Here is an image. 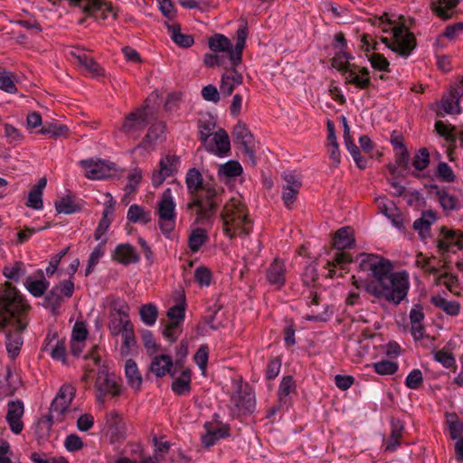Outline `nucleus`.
Returning a JSON list of instances; mask_svg holds the SVG:
<instances>
[{
	"mask_svg": "<svg viewBox=\"0 0 463 463\" xmlns=\"http://www.w3.org/2000/svg\"><path fill=\"white\" fill-rule=\"evenodd\" d=\"M359 269L373 277L364 284V290L378 300L393 305L401 304L410 289V277L406 270L393 271L392 263L379 255L361 254Z\"/></svg>",
	"mask_w": 463,
	"mask_h": 463,
	"instance_id": "nucleus-1",
	"label": "nucleus"
},
{
	"mask_svg": "<svg viewBox=\"0 0 463 463\" xmlns=\"http://www.w3.org/2000/svg\"><path fill=\"white\" fill-rule=\"evenodd\" d=\"M2 296V333L5 335V349L11 360L15 359L24 344L23 332L28 326V309L21 293L10 284H6Z\"/></svg>",
	"mask_w": 463,
	"mask_h": 463,
	"instance_id": "nucleus-2",
	"label": "nucleus"
},
{
	"mask_svg": "<svg viewBox=\"0 0 463 463\" xmlns=\"http://www.w3.org/2000/svg\"><path fill=\"white\" fill-rule=\"evenodd\" d=\"M185 184L190 195L187 209L196 208L197 220L209 221L216 213L223 190L204 183L202 174L196 168L187 171Z\"/></svg>",
	"mask_w": 463,
	"mask_h": 463,
	"instance_id": "nucleus-3",
	"label": "nucleus"
},
{
	"mask_svg": "<svg viewBox=\"0 0 463 463\" xmlns=\"http://www.w3.org/2000/svg\"><path fill=\"white\" fill-rule=\"evenodd\" d=\"M129 306L124 300H115L109 314L108 327L112 336L121 335L120 353L127 356L136 345L134 326L129 317Z\"/></svg>",
	"mask_w": 463,
	"mask_h": 463,
	"instance_id": "nucleus-4",
	"label": "nucleus"
},
{
	"mask_svg": "<svg viewBox=\"0 0 463 463\" xmlns=\"http://www.w3.org/2000/svg\"><path fill=\"white\" fill-rule=\"evenodd\" d=\"M222 229L226 236H246L252 229V223L248 219V211L240 199L232 198L223 206L222 214Z\"/></svg>",
	"mask_w": 463,
	"mask_h": 463,
	"instance_id": "nucleus-5",
	"label": "nucleus"
},
{
	"mask_svg": "<svg viewBox=\"0 0 463 463\" xmlns=\"http://www.w3.org/2000/svg\"><path fill=\"white\" fill-rule=\"evenodd\" d=\"M236 43L233 46L230 39L223 34L215 33L209 39V48L214 52H227L232 66L237 67L242 60V52L248 37V29L241 26L237 30Z\"/></svg>",
	"mask_w": 463,
	"mask_h": 463,
	"instance_id": "nucleus-6",
	"label": "nucleus"
},
{
	"mask_svg": "<svg viewBox=\"0 0 463 463\" xmlns=\"http://www.w3.org/2000/svg\"><path fill=\"white\" fill-rule=\"evenodd\" d=\"M380 41L402 57L410 56L417 44L415 35L403 24L392 28V41L387 37H381Z\"/></svg>",
	"mask_w": 463,
	"mask_h": 463,
	"instance_id": "nucleus-7",
	"label": "nucleus"
},
{
	"mask_svg": "<svg viewBox=\"0 0 463 463\" xmlns=\"http://www.w3.org/2000/svg\"><path fill=\"white\" fill-rule=\"evenodd\" d=\"M158 225L161 232L167 237L175 227V203L172 197L171 190L166 189L157 203Z\"/></svg>",
	"mask_w": 463,
	"mask_h": 463,
	"instance_id": "nucleus-8",
	"label": "nucleus"
},
{
	"mask_svg": "<svg viewBox=\"0 0 463 463\" xmlns=\"http://www.w3.org/2000/svg\"><path fill=\"white\" fill-rule=\"evenodd\" d=\"M147 125L148 114L146 107L142 106L125 117L119 131L128 138L137 139Z\"/></svg>",
	"mask_w": 463,
	"mask_h": 463,
	"instance_id": "nucleus-9",
	"label": "nucleus"
},
{
	"mask_svg": "<svg viewBox=\"0 0 463 463\" xmlns=\"http://www.w3.org/2000/svg\"><path fill=\"white\" fill-rule=\"evenodd\" d=\"M73 292L74 283L71 280H62L46 294L43 306L49 308L53 316H56L64 301V297L71 298Z\"/></svg>",
	"mask_w": 463,
	"mask_h": 463,
	"instance_id": "nucleus-10",
	"label": "nucleus"
},
{
	"mask_svg": "<svg viewBox=\"0 0 463 463\" xmlns=\"http://www.w3.org/2000/svg\"><path fill=\"white\" fill-rule=\"evenodd\" d=\"M95 389L99 402H104V399L107 395L115 397L118 396L121 392V386L116 381L115 376L109 374L104 369L99 370L95 382Z\"/></svg>",
	"mask_w": 463,
	"mask_h": 463,
	"instance_id": "nucleus-11",
	"label": "nucleus"
},
{
	"mask_svg": "<svg viewBox=\"0 0 463 463\" xmlns=\"http://www.w3.org/2000/svg\"><path fill=\"white\" fill-rule=\"evenodd\" d=\"M74 388L70 384H63L51 404L47 420L50 422H52L54 419L59 420V418L68 409L74 398Z\"/></svg>",
	"mask_w": 463,
	"mask_h": 463,
	"instance_id": "nucleus-12",
	"label": "nucleus"
},
{
	"mask_svg": "<svg viewBox=\"0 0 463 463\" xmlns=\"http://www.w3.org/2000/svg\"><path fill=\"white\" fill-rule=\"evenodd\" d=\"M24 414V404L22 400H10L6 404L5 421L9 426L10 430L19 435L22 433L24 424L23 416Z\"/></svg>",
	"mask_w": 463,
	"mask_h": 463,
	"instance_id": "nucleus-13",
	"label": "nucleus"
},
{
	"mask_svg": "<svg viewBox=\"0 0 463 463\" xmlns=\"http://www.w3.org/2000/svg\"><path fill=\"white\" fill-rule=\"evenodd\" d=\"M452 247H457L458 250H463V232L449 230L447 227L440 228V234L437 240V248L439 254L451 250Z\"/></svg>",
	"mask_w": 463,
	"mask_h": 463,
	"instance_id": "nucleus-14",
	"label": "nucleus"
},
{
	"mask_svg": "<svg viewBox=\"0 0 463 463\" xmlns=\"http://www.w3.org/2000/svg\"><path fill=\"white\" fill-rule=\"evenodd\" d=\"M165 139V123L163 121H156L149 127L147 133L134 150L142 148L149 153L156 148L157 143H161Z\"/></svg>",
	"mask_w": 463,
	"mask_h": 463,
	"instance_id": "nucleus-15",
	"label": "nucleus"
},
{
	"mask_svg": "<svg viewBox=\"0 0 463 463\" xmlns=\"http://www.w3.org/2000/svg\"><path fill=\"white\" fill-rule=\"evenodd\" d=\"M232 137L236 143L241 144L252 165H255L254 137L245 123L239 121L233 128Z\"/></svg>",
	"mask_w": 463,
	"mask_h": 463,
	"instance_id": "nucleus-16",
	"label": "nucleus"
},
{
	"mask_svg": "<svg viewBox=\"0 0 463 463\" xmlns=\"http://www.w3.org/2000/svg\"><path fill=\"white\" fill-rule=\"evenodd\" d=\"M179 162V157L174 155H167L161 158L159 162V169L154 171L152 175V184L155 187H159L165 178L174 175L176 171V165Z\"/></svg>",
	"mask_w": 463,
	"mask_h": 463,
	"instance_id": "nucleus-17",
	"label": "nucleus"
},
{
	"mask_svg": "<svg viewBox=\"0 0 463 463\" xmlns=\"http://www.w3.org/2000/svg\"><path fill=\"white\" fill-rule=\"evenodd\" d=\"M79 7L90 16L98 17L99 13L102 19H106L107 15L105 12H108L117 18L116 8L110 2L104 0H82L79 3Z\"/></svg>",
	"mask_w": 463,
	"mask_h": 463,
	"instance_id": "nucleus-18",
	"label": "nucleus"
},
{
	"mask_svg": "<svg viewBox=\"0 0 463 463\" xmlns=\"http://www.w3.org/2000/svg\"><path fill=\"white\" fill-rule=\"evenodd\" d=\"M80 165L85 169V175L89 179H104L110 175L112 167L100 159L81 160Z\"/></svg>",
	"mask_w": 463,
	"mask_h": 463,
	"instance_id": "nucleus-19",
	"label": "nucleus"
},
{
	"mask_svg": "<svg viewBox=\"0 0 463 463\" xmlns=\"http://www.w3.org/2000/svg\"><path fill=\"white\" fill-rule=\"evenodd\" d=\"M203 147L218 156H226L231 149L230 138L226 130L219 128L214 132L213 139L209 140Z\"/></svg>",
	"mask_w": 463,
	"mask_h": 463,
	"instance_id": "nucleus-20",
	"label": "nucleus"
},
{
	"mask_svg": "<svg viewBox=\"0 0 463 463\" xmlns=\"http://www.w3.org/2000/svg\"><path fill=\"white\" fill-rule=\"evenodd\" d=\"M286 265L284 260L280 259H275L266 271L267 280L270 285L280 288L286 282Z\"/></svg>",
	"mask_w": 463,
	"mask_h": 463,
	"instance_id": "nucleus-21",
	"label": "nucleus"
},
{
	"mask_svg": "<svg viewBox=\"0 0 463 463\" xmlns=\"http://www.w3.org/2000/svg\"><path fill=\"white\" fill-rule=\"evenodd\" d=\"M411 333L415 341H419L424 337L425 327L423 321L425 315L423 307L420 304H415L410 311Z\"/></svg>",
	"mask_w": 463,
	"mask_h": 463,
	"instance_id": "nucleus-22",
	"label": "nucleus"
},
{
	"mask_svg": "<svg viewBox=\"0 0 463 463\" xmlns=\"http://www.w3.org/2000/svg\"><path fill=\"white\" fill-rule=\"evenodd\" d=\"M207 432L202 438V441L205 447H211L221 439L230 436V427L228 424L218 423L213 426L212 423H205L204 425Z\"/></svg>",
	"mask_w": 463,
	"mask_h": 463,
	"instance_id": "nucleus-23",
	"label": "nucleus"
},
{
	"mask_svg": "<svg viewBox=\"0 0 463 463\" xmlns=\"http://www.w3.org/2000/svg\"><path fill=\"white\" fill-rule=\"evenodd\" d=\"M350 67L345 73V83L354 85L356 88L364 90L370 87V72L366 67L360 68Z\"/></svg>",
	"mask_w": 463,
	"mask_h": 463,
	"instance_id": "nucleus-24",
	"label": "nucleus"
},
{
	"mask_svg": "<svg viewBox=\"0 0 463 463\" xmlns=\"http://www.w3.org/2000/svg\"><path fill=\"white\" fill-rule=\"evenodd\" d=\"M284 180L287 184L283 186L282 199L287 208H291L301 187V182L292 174H285Z\"/></svg>",
	"mask_w": 463,
	"mask_h": 463,
	"instance_id": "nucleus-25",
	"label": "nucleus"
},
{
	"mask_svg": "<svg viewBox=\"0 0 463 463\" xmlns=\"http://www.w3.org/2000/svg\"><path fill=\"white\" fill-rule=\"evenodd\" d=\"M242 74L236 70V67L232 66L231 70L227 71L222 76L220 85L221 92L225 96H230L234 88L242 83Z\"/></svg>",
	"mask_w": 463,
	"mask_h": 463,
	"instance_id": "nucleus-26",
	"label": "nucleus"
},
{
	"mask_svg": "<svg viewBox=\"0 0 463 463\" xmlns=\"http://www.w3.org/2000/svg\"><path fill=\"white\" fill-rule=\"evenodd\" d=\"M106 425L114 440H119L125 438L126 426L123 420L117 412L112 411L107 414Z\"/></svg>",
	"mask_w": 463,
	"mask_h": 463,
	"instance_id": "nucleus-27",
	"label": "nucleus"
},
{
	"mask_svg": "<svg viewBox=\"0 0 463 463\" xmlns=\"http://www.w3.org/2000/svg\"><path fill=\"white\" fill-rule=\"evenodd\" d=\"M113 259L123 265L137 263L139 260L134 247L128 243L117 246Z\"/></svg>",
	"mask_w": 463,
	"mask_h": 463,
	"instance_id": "nucleus-28",
	"label": "nucleus"
},
{
	"mask_svg": "<svg viewBox=\"0 0 463 463\" xmlns=\"http://www.w3.org/2000/svg\"><path fill=\"white\" fill-rule=\"evenodd\" d=\"M173 366L172 358L166 354H160L155 356L150 364V370L153 373H155L157 377H163L167 373L172 376L175 375V372H171V368Z\"/></svg>",
	"mask_w": 463,
	"mask_h": 463,
	"instance_id": "nucleus-29",
	"label": "nucleus"
},
{
	"mask_svg": "<svg viewBox=\"0 0 463 463\" xmlns=\"http://www.w3.org/2000/svg\"><path fill=\"white\" fill-rule=\"evenodd\" d=\"M354 242L353 230L348 226L337 230L333 238V246L337 250L352 248Z\"/></svg>",
	"mask_w": 463,
	"mask_h": 463,
	"instance_id": "nucleus-30",
	"label": "nucleus"
},
{
	"mask_svg": "<svg viewBox=\"0 0 463 463\" xmlns=\"http://www.w3.org/2000/svg\"><path fill=\"white\" fill-rule=\"evenodd\" d=\"M47 184V180L45 177H42L38 180L37 184H35L28 194L26 206L40 210L43 207V191Z\"/></svg>",
	"mask_w": 463,
	"mask_h": 463,
	"instance_id": "nucleus-31",
	"label": "nucleus"
},
{
	"mask_svg": "<svg viewBox=\"0 0 463 463\" xmlns=\"http://www.w3.org/2000/svg\"><path fill=\"white\" fill-rule=\"evenodd\" d=\"M44 350H51V356L55 360H61L62 363L66 361V349L63 342L56 339V334L47 335L45 338Z\"/></svg>",
	"mask_w": 463,
	"mask_h": 463,
	"instance_id": "nucleus-32",
	"label": "nucleus"
},
{
	"mask_svg": "<svg viewBox=\"0 0 463 463\" xmlns=\"http://www.w3.org/2000/svg\"><path fill=\"white\" fill-rule=\"evenodd\" d=\"M168 33L175 43L183 48L191 47L194 41L192 35L181 33V27L177 24L165 22Z\"/></svg>",
	"mask_w": 463,
	"mask_h": 463,
	"instance_id": "nucleus-33",
	"label": "nucleus"
},
{
	"mask_svg": "<svg viewBox=\"0 0 463 463\" xmlns=\"http://www.w3.org/2000/svg\"><path fill=\"white\" fill-rule=\"evenodd\" d=\"M37 274L40 276L39 279H33L28 277L24 282L27 290L35 298L43 296L49 287V282L44 279L43 270L39 269Z\"/></svg>",
	"mask_w": 463,
	"mask_h": 463,
	"instance_id": "nucleus-34",
	"label": "nucleus"
},
{
	"mask_svg": "<svg viewBox=\"0 0 463 463\" xmlns=\"http://www.w3.org/2000/svg\"><path fill=\"white\" fill-rule=\"evenodd\" d=\"M125 376L128 384L135 390H139L142 385V376L137 365L133 359H128L125 363Z\"/></svg>",
	"mask_w": 463,
	"mask_h": 463,
	"instance_id": "nucleus-35",
	"label": "nucleus"
},
{
	"mask_svg": "<svg viewBox=\"0 0 463 463\" xmlns=\"http://www.w3.org/2000/svg\"><path fill=\"white\" fill-rule=\"evenodd\" d=\"M436 216L432 211L423 212L421 217L413 222L414 230L418 231L421 239H426L430 235V225L435 222Z\"/></svg>",
	"mask_w": 463,
	"mask_h": 463,
	"instance_id": "nucleus-36",
	"label": "nucleus"
},
{
	"mask_svg": "<svg viewBox=\"0 0 463 463\" xmlns=\"http://www.w3.org/2000/svg\"><path fill=\"white\" fill-rule=\"evenodd\" d=\"M172 390L178 395H184L191 391V371L184 369L181 374L173 381Z\"/></svg>",
	"mask_w": 463,
	"mask_h": 463,
	"instance_id": "nucleus-37",
	"label": "nucleus"
},
{
	"mask_svg": "<svg viewBox=\"0 0 463 463\" xmlns=\"http://www.w3.org/2000/svg\"><path fill=\"white\" fill-rule=\"evenodd\" d=\"M232 401L240 411L251 412L255 408V397L250 392H240Z\"/></svg>",
	"mask_w": 463,
	"mask_h": 463,
	"instance_id": "nucleus-38",
	"label": "nucleus"
},
{
	"mask_svg": "<svg viewBox=\"0 0 463 463\" xmlns=\"http://www.w3.org/2000/svg\"><path fill=\"white\" fill-rule=\"evenodd\" d=\"M22 385L20 376L10 366L6 367L5 384L2 391L6 396H12Z\"/></svg>",
	"mask_w": 463,
	"mask_h": 463,
	"instance_id": "nucleus-39",
	"label": "nucleus"
},
{
	"mask_svg": "<svg viewBox=\"0 0 463 463\" xmlns=\"http://www.w3.org/2000/svg\"><path fill=\"white\" fill-rule=\"evenodd\" d=\"M430 302L449 316H457L460 311V304L455 300L449 301L442 297L433 296L430 298Z\"/></svg>",
	"mask_w": 463,
	"mask_h": 463,
	"instance_id": "nucleus-40",
	"label": "nucleus"
},
{
	"mask_svg": "<svg viewBox=\"0 0 463 463\" xmlns=\"http://www.w3.org/2000/svg\"><path fill=\"white\" fill-rule=\"evenodd\" d=\"M72 54L76 57L79 63L93 76L98 77L103 75V69L92 57L88 56L84 52H80L79 54L72 52Z\"/></svg>",
	"mask_w": 463,
	"mask_h": 463,
	"instance_id": "nucleus-41",
	"label": "nucleus"
},
{
	"mask_svg": "<svg viewBox=\"0 0 463 463\" xmlns=\"http://www.w3.org/2000/svg\"><path fill=\"white\" fill-rule=\"evenodd\" d=\"M25 266L22 261H14L5 266L2 273L9 280L19 282L20 279L25 274Z\"/></svg>",
	"mask_w": 463,
	"mask_h": 463,
	"instance_id": "nucleus-42",
	"label": "nucleus"
},
{
	"mask_svg": "<svg viewBox=\"0 0 463 463\" xmlns=\"http://www.w3.org/2000/svg\"><path fill=\"white\" fill-rule=\"evenodd\" d=\"M390 439L386 443V450L394 451L400 444V438L403 431V424L399 420H392Z\"/></svg>",
	"mask_w": 463,
	"mask_h": 463,
	"instance_id": "nucleus-43",
	"label": "nucleus"
},
{
	"mask_svg": "<svg viewBox=\"0 0 463 463\" xmlns=\"http://www.w3.org/2000/svg\"><path fill=\"white\" fill-rule=\"evenodd\" d=\"M209 240L207 232L203 228L194 229L188 240V245L193 252H197L199 249Z\"/></svg>",
	"mask_w": 463,
	"mask_h": 463,
	"instance_id": "nucleus-44",
	"label": "nucleus"
},
{
	"mask_svg": "<svg viewBox=\"0 0 463 463\" xmlns=\"http://www.w3.org/2000/svg\"><path fill=\"white\" fill-rule=\"evenodd\" d=\"M215 128V121L212 118H201L198 121L199 140L203 146L207 144L209 137L213 135Z\"/></svg>",
	"mask_w": 463,
	"mask_h": 463,
	"instance_id": "nucleus-45",
	"label": "nucleus"
},
{
	"mask_svg": "<svg viewBox=\"0 0 463 463\" xmlns=\"http://www.w3.org/2000/svg\"><path fill=\"white\" fill-rule=\"evenodd\" d=\"M19 77L10 71L2 69V91L9 94H15L18 91L16 84L19 83Z\"/></svg>",
	"mask_w": 463,
	"mask_h": 463,
	"instance_id": "nucleus-46",
	"label": "nucleus"
},
{
	"mask_svg": "<svg viewBox=\"0 0 463 463\" xmlns=\"http://www.w3.org/2000/svg\"><path fill=\"white\" fill-rule=\"evenodd\" d=\"M139 315L144 324L153 326L158 317V311L156 305L148 303L141 306Z\"/></svg>",
	"mask_w": 463,
	"mask_h": 463,
	"instance_id": "nucleus-47",
	"label": "nucleus"
},
{
	"mask_svg": "<svg viewBox=\"0 0 463 463\" xmlns=\"http://www.w3.org/2000/svg\"><path fill=\"white\" fill-rule=\"evenodd\" d=\"M128 219L132 222L147 223L151 221L150 213L137 204L130 205L128 211Z\"/></svg>",
	"mask_w": 463,
	"mask_h": 463,
	"instance_id": "nucleus-48",
	"label": "nucleus"
},
{
	"mask_svg": "<svg viewBox=\"0 0 463 463\" xmlns=\"http://www.w3.org/2000/svg\"><path fill=\"white\" fill-rule=\"evenodd\" d=\"M295 389V383L292 376L283 377L278 391V396L280 403H287L289 393Z\"/></svg>",
	"mask_w": 463,
	"mask_h": 463,
	"instance_id": "nucleus-49",
	"label": "nucleus"
},
{
	"mask_svg": "<svg viewBox=\"0 0 463 463\" xmlns=\"http://www.w3.org/2000/svg\"><path fill=\"white\" fill-rule=\"evenodd\" d=\"M349 59L352 57L345 51H339L332 59V66L343 72H345L350 67L357 68L355 64H350Z\"/></svg>",
	"mask_w": 463,
	"mask_h": 463,
	"instance_id": "nucleus-50",
	"label": "nucleus"
},
{
	"mask_svg": "<svg viewBox=\"0 0 463 463\" xmlns=\"http://www.w3.org/2000/svg\"><path fill=\"white\" fill-rule=\"evenodd\" d=\"M105 243L106 240L102 241L90 253L88 260V266L85 270V276H89L92 272L94 267L99 263L100 258L104 255L103 246Z\"/></svg>",
	"mask_w": 463,
	"mask_h": 463,
	"instance_id": "nucleus-51",
	"label": "nucleus"
},
{
	"mask_svg": "<svg viewBox=\"0 0 463 463\" xmlns=\"http://www.w3.org/2000/svg\"><path fill=\"white\" fill-rule=\"evenodd\" d=\"M447 419L451 439H456L459 438V436L463 433V423L458 420L456 413L447 414Z\"/></svg>",
	"mask_w": 463,
	"mask_h": 463,
	"instance_id": "nucleus-52",
	"label": "nucleus"
},
{
	"mask_svg": "<svg viewBox=\"0 0 463 463\" xmlns=\"http://www.w3.org/2000/svg\"><path fill=\"white\" fill-rule=\"evenodd\" d=\"M430 165V153L429 150L425 147H422L418 150V152L413 156L412 165L418 171H422L428 167Z\"/></svg>",
	"mask_w": 463,
	"mask_h": 463,
	"instance_id": "nucleus-53",
	"label": "nucleus"
},
{
	"mask_svg": "<svg viewBox=\"0 0 463 463\" xmlns=\"http://www.w3.org/2000/svg\"><path fill=\"white\" fill-rule=\"evenodd\" d=\"M69 132V128L65 125H57L49 123L44 125L40 130L39 133L43 135H50L53 137H63L66 136Z\"/></svg>",
	"mask_w": 463,
	"mask_h": 463,
	"instance_id": "nucleus-54",
	"label": "nucleus"
},
{
	"mask_svg": "<svg viewBox=\"0 0 463 463\" xmlns=\"http://www.w3.org/2000/svg\"><path fill=\"white\" fill-rule=\"evenodd\" d=\"M242 173V167L237 161H228L224 165H222L219 168V174H222L227 177H236L241 175Z\"/></svg>",
	"mask_w": 463,
	"mask_h": 463,
	"instance_id": "nucleus-55",
	"label": "nucleus"
},
{
	"mask_svg": "<svg viewBox=\"0 0 463 463\" xmlns=\"http://www.w3.org/2000/svg\"><path fill=\"white\" fill-rule=\"evenodd\" d=\"M167 317L171 322H176L181 325L185 317V303L181 302L171 307L166 313Z\"/></svg>",
	"mask_w": 463,
	"mask_h": 463,
	"instance_id": "nucleus-56",
	"label": "nucleus"
},
{
	"mask_svg": "<svg viewBox=\"0 0 463 463\" xmlns=\"http://www.w3.org/2000/svg\"><path fill=\"white\" fill-rule=\"evenodd\" d=\"M435 129L437 133L443 137L446 141L454 143L457 140L455 134V128L449 125L444 124L442 121H437L435 123Z\"/></svg>",
	"mask_w": 463,
	"mask_h": 463,
	"instance_id": "nucleus-57",
	"label": "nucleus"
},
{
	"mask_svg": "<svg viewBox=\"0 0 463 463\" xmlns=\"http://www.w3.org/2000/svg\"><path fill=\"white\" fill-rule=\"evenodd\" d=\"M368 60L374 70L385 72L390 71V62L383 54L373 52L369 55Z\"/></svg>",
	"mask_w": 463,
	"mask_h": 463,
	"instance_id": "nucleus-58",
	"label": "nucleus"
},
{
	"mask_svg": "<svg viewBox=\"0 0 463 463\" xmlns=\"http://www.w3.org/2000/svg\"><path fill=\"white\" fill-rule=\"evenodd\" d=\"M374 371L381 375L393 374L398 370V364L388 360H382L373 364Z\"/></svg>",
	"mask_w": 463,
	"mask_h": 463,
	"instance_id": "nucleus-59",
	"label": "nucleus"
},
{
	"mask_svg": "<svg viewBox=\"0 0 463 463\" xmlns=\"http://www.w3.org/2000/svg\"><path fill=\"white\" fill-rule=\"evenodd\" d=\"M5 136L7 142L13 146H18L24 139V136L20 130L9 124L5 125Z\"/></svg>",
	"mask_w": 463,
	"mask_h": 463,
	"instance_id": "nucleus-60",
	"label": "nucleus"
},
{
	"mask_svg": "<svg viewBox=\"0 0 463 463\" xmlns=\"http://www.w3.org/2000/svg\"><path fill=\"white\" fill-rule=\"evenodd\" d=\"M437 196L444 210H455L457 208L458 201L455 196L449 194L445 190H438Z\"/></svg>",
	"mask_w": 463,
	"mask_h": 463,
	"instance_id": "nucleus-61",
	"label": "nucleus"
},
{
	"mask_svg": "<svg viewBox=\"0 0 463 463\" xmlns=\"http://www.w3.org/2000/svg\"><path fill=\"white\" fill-rule=\"evenodd\" d=\"M55 209L59 213L65 214L74 213L79 210L70 197H64L55 202Z\"/></svg>",
	"mask_w": 463,
	"mask_h": 463,
	"instance_id": "nucleus-62",
	"label": "nucleus"
},
{
	"mask_svg": "<svg viewBox=\"0 0 463 463\" xmlns=\"http://www.w3.org/2000/svg\"><path fill=\"white\" fill-rule=\"evenodd\" d=\"M436 174L442 181L448 183L453 182L456 178L452 168L445 162L438 165Z\"/></svg>",
	"mask_w": 463,
	"mask_h": 463,
	"instance_id": "nucleus-63",
	"label": "nucleus"
},
{
	"mask_svg": "<svg viewBox=\"0 0 463 463\" xmlns=\"http://www.w3.org/2000/svg\"><path fill=\"white\" fill-rule=\"evenodd\" d=\"M423 383L422 373L420 369L412 370L405 380V385L410 388L416 390L418 389L421 383Z\"/></svg>",
	"mask_w": 463,
	"mask_h": 463,
	"instance_id": "nucleus-64",
	"label": "nucleus"
}]
</instances>
